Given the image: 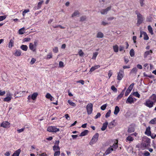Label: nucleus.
I'll return each instance as SVG.
<instances>
[{
  "label": "nucleus",
  "mask_w": 156,
  "mask_h": 156,
  "mask_svg": "<svg viewBox=\"0 0 156 156\" xmlns=\"http://www.w3.org/2000/svg\"><path fill=\"white\" fill-rule=\"evenodd\" d=\"M156 102V95L155 94H153L148 99L146 100L144 104L147 107L151 108L154 106Z\"/></svg>",
  "instance_id": "f257e3e1"
},
{
  "label": "nucleus",
  "mask_w": 156,
  "mask_h": 156,
  "mask_svg": "<svg viewBox=\"0 0 156 156\" xmlns=\"http://www.w3.org/2000/svg\"><path fill=\"white\" fill-rule=\"evenodd\" d=\"M118 147V142L114 143L111 146L106 150L105 152V154L107 155L111 153L112 151H115Z\"/></svg>",
  "instance_id": "f03ea898"
},
{
  "label": "nucleus",
  "mask_w": 156,
  "mask_h": 156,
  "mask_svg": "<svg viewBox=\"0 0 156 156\" xmlns=\"http://www.w3.org/2000/svg\"><path fill=\"white\" fill-rule=\"evenodd\" d=\"M137 16V22L136 25L139 26L141 24L144 20V18L143 16L137 11L136 10L135 12Z\"/></svg>",
  "instance_id": "7ed1b4c3"
},
{
  "label": "nucleus",
  "mask_w": 156,
  "mask_h": 156,
  "mask_svg": "<svg viewBox=\"0 0 156 156\" xmlns=\"http://www.w3.org/2000/svg\"><path fill=\"white\" fill-rule=\"evenodd\" d=\"M151 139L148 137L145 136L143 138L142 146L143 147H147L150 145Z\"/></svg>",
  "instance_id": "20e7f679"
},
{
  "label": "nucleus",
  "mask_w": 156,
  "mask_h": 156,
  "mask_svg": "<svg viewBox=\"0 0 156 156\" xmlns=\"http://www.w3.org/2000/svg\"><path fill=\"white\" fill-rule=\"evenodd\" d=\"M99 135V134L98 133H96L93 136L92 139L90 141V144L92 145L95 143L98 140Z\"/></svg>",
  "instance_id": "39448f33"
},
{
  "label": "nucleus",
  "mask_w": 156,
  "mask_h": 156,
  "mask_svg": "<svg viewBox=\"0 0 156 156\" xmlns=\"http://www.w3.org/2000/svg\"><path fill=\"white\" fill-rule=\"evenodd\" d=\"M12 98V94L11 93L10 91H8L6 93V97L4 98L3 101H4L9 102Z\"/></svg>",
  "instance_id": "423d86ee"
},
{
  "label": "nucleus",
  "mask_w": 156,
  "mask_h": 156,
  "mask_svg": "<svg viewBox=\"0 0 156 156\" xmlns=\"http://www.w3.org/2000/svg\"><path fill=\"white\" fill-rule=\"evenodd\" d=\"M47 130L49 132L56 133L59 131L58 128H57L55 126H50L48 127Z\"/></svg>",
  "instance_id": "0eeeda50"
},
{
  "label": "nucleus",
  "mask_w": 156,
  "mask_h": 156,
  "mask_svg": "<svg viewBox=\"0 0 156 156\" xmlns=\"http://www.w3.org/2000/svg\"><path fill=\"white\" fill-rule=\"evenodd\" d=\"M86 109L88 114H90L93 111V105L91 103L88 104L86 106Z\"/></svg>",
  "instance_id": "6e6552de"
},
{
  "label": "nucleus",
  "mask_w": 156,
  "mask_h": 156,
  "mask_svg": "<svg viewBox=\"0 0 156 156\" xmlns=\"http://www.w3.org/2000/svg\"><path fill=\"white\" fill-rule=\"evenodd\" d=\"M124 75V70L121 69H120L119 72L118 73L117 79L119 80H121L123 77Z\"/></svg>",
  "instance_id": "1a4fd4ad"
},
{
  "label": "nucleus",
  "mask_w": 156,
  "mask_h": 156,
  "mask_svg": "<svg viewBox=\"0 0 156 156\" xmlns=\"http://www.w3.org/2000/svg\"><path fill=\"white\" fill-rule=\"evenodd\" d=\"M136 99L135 98H133L132 97L131 95H130L127 98V99L126 101V103H129L131 104L133 103L135 101H136Z\"/></svg>",
  "instance_id": "9d476101"
},
{
  "label": "nucleus",
  "mask_w": 156,
  "mask_h": 156,
  "mask_svg": "<svg viewBox=\"0 0 156 156\" xmlns=\"http://www.w3.org/2000/svg\"><path fill=\"white\" fill-rule=\"evenodd\" d=\"M111 6H110L106 9H101L100 12L101 13L102 15L106 14L108 12L111 10Z\"/></svg>",
  "instance_id": "9b49d317"
},
{
  "label": "nucleus",
  "mask_w": 156,
  "mask_h": 156,
  "mask_svg": "<svg viewBox=\"0 0 156 156\" xmlns=\"http://www.w3.org/2000/svg\"><path fill=\"white\" fill-rule=\"evenodd\" d=\"M10 123L8 121H5L3 122L0 125L1 127L4 128H9V127Z\"/></svg>",
  "instance_id": "f8f14e48"
},
{
  "label": "nucleus",
  "mask_w": 156,
  "mask_h": 156,
  "mask_svg": "<svg viewBox=\"0 0 156 156\" xmlns=\"http://www.w3.org/2000/svg\"><path fill=\"white\" fill-rule=\"evenodd\" d=\"M37 47L36 46L32 43H30L29 45V49L33 52L35 51L36 50Z\"/></svg>",
  "instance_id": "ddd939ff"
},
{
  "label": "nucleus",
  "mask_w": 156,
  "mask_h": 156,
  "mask_svg": "<svg viewBox=\"0 0 156 156\" xmlns=\"http://www.w3.org/2000/svg\"><path fill=\"white\" fill-rule=\"evenodd\" d=\"M152 53V51L151 50L147 51H145L144 54V58H145L149 55H151Z\"/></svg>",
  "instance_id": "4468645a"
},
{
  "label": "nucleus",
  "mask_w": 156,
  "mask_h": 156,
  "mask_svg": "<svg viewBox=\"0 0 156 156\" xmlns=\"http://www.w3.org/2000/svg\"><path fill=\"white\" fill-rule=\"evenodd\" d=\"M100 66L99 65H95L94 66L92 67L90 69V72H92L95 70L98 69L100 67Z\"/></svg>",
  "instance_id": "2eb2a0df"
},
{
  "label": "nucleus",
  "mask_w": 156,
  "mask_h": 156,
  "mask_svg": "<svg viewBox=\"0 0 156 156\" xmlns=\"http://www.w3.org/2000/svg\"><path fill=\"white\" fill-rule=\"evenodd\" d=\"M115 120H114L111 122H110L108 124V127L109 129H111L115 126Z\"/></svg>",
  "instance_id": "dca6fc26"
},
{
  "label": "nucleus",
  "mask_w": 156,
  "mask_h": 156,
  "mask_svg": "<svg viewBox=\"0 0 156 156\" xmlns=\"http://www.w3.org/2000/svg\"><path fill=\"white\" fill-rule=\"evenodd\" d=\"M108 124V122L107 121L105 122L103 124V126L101 128V130L102 131L105 130L107 127Z\"/></svg>",
  "instance_id": "f3484780"
},
{
  "label": "nucleus",
  "mask_w": 156,
  "mask_h": 156,
  "mask_svg": "<svg viewBox=\"0 0 156 156\" xmlns=\"http://www.w3.org/2000/svg\"><path fill=\"white\" fill-rule=\"evenodd\" d=\"M21 151L20 149H18L15 151L12 156H19L21 152Z\"/></svg>",
  "instance_id": "a211bd4d"
},
{
  "label": "nucleus",
  "mask_w": 156,
  "mask_h": 156,
  "mask_svg": "<svg viewBox=\"0 0 156 156\" xmlns=\"http://www.w3.org/2000/svg\"><path fill=\"white\" fill-rule=\"evenodd\" d=\"M133 140L134 139L133 138V137L130 136H127L126 139V142H127L128 141H129V142H131L132 141H133Z\"/></svg>",
  "instance_id": "6ab92c4d"
},
{
  "label": "nucleus",
  "mask_w": 156,
  "mask_h": 156,
  "mask_svg": "<svg viewBox=\"0 0 156 156\" xmlns=\"http://www.w3.org/2000/svg\"><path fill=\"white\" fill-rule=\"evenodd\" d=\"M38 95V94L37 92H35L32 95H31V99L33 100H35L37 96Z\"/></svg>",
  "instance_id": "aec40b11"
},
{
  "label": "nucleus",
  "mask_w": 156,
  "mask_h": 156,
  "mask_svg": "<svg viewBox=\"0 0 156 156\" xmlns=\"http://www.w3.org/2000/svg\"><path fill=\"white\" fill-rule=\"evenodd\" d=\"M137 69L136 67L133 68L131 70L129 74H136L137 72Z\"/></svg>",
  "instance_id": "412c9836"
},
{
  "label": "nucleus",
  "mask_w": 156,
  "mask_h": 156,
  "mask_svg": "<svg viewBox=\"0 0 156 156\" xmlns=\"http://www.w3.org/2000/svg\"><path fill=\"white\" fill-rule=\"evenodd\" d=\"M145 133L148 136L151 135V133L150 131V127H148L147 128L145 132Z\"/></svg>",
  "instance_id": "4be33fe9"
},
{
  "label": "nucleus",
  "mask_w": 156,
  "mask_h": 156,
  "mask_svg": "<svg viewBox=\"0 0 156 156\" xmlns=\"http://www.w3.org/2000/svg\"><path fill=\"white\" fill-rule=\"evenodd\" d=\"M135 129L133 127L130 126L129 127L127 132L129 133H133Z\"/></svg>",
  "instance_id": "5701e85b"
},
{
  "label": "nucleus",
  "mask_w": 156,
  "mask_h": 156,
  "mask_svg": "<svg viewBox=\"0 0 156 156\" xmlns=\"http://www.w3.org/2000/svg\"><path fill=\"white\" fill-rule=\"evenodd\" d=\"M80 12L78 10L75 11L74 12L72 15V17H74L80 15Z\"/></svg>",
  "instance_id": "b1692460"
},
{
  "label": "nucleus",
  "mask_w": 156,
  "mask_h": 156,
  "mask_svg": "<svg viewBox=\"0 0 156 156\" xmlns=\"http://www.w3.org/2000/svg\"><path fill=\"white\" fill-rule=\"evenodd\" d=\"M88 132L89 131L88 130H85L81 133L80 136H82L86 135L87 134Z\"/></svg>",
  "instance_id": "393cba45"
},
{
  "label": "nucleus",
  "mask_w": 156,
  "mask_h": 156,
  "mask_svg": "<svg viewBox=\"0 0 156 156\" xmlns=\"http://www.w3.org/2000/svg\"><path fill=\"white\" fill-rule=\"evenodd\" d=\"M119 107L118 106H115L114 112V114L115 115H117L119 112Z\"/></svg>",
  "instance_id": "a878e982"
},
{
  "label": "nucleus",
  "mask_w": 156,
  "mask_h": 156,
  "mask_svg": "<svg viewBox=\"0 0 156 156\" xmlns=\"http://www.w3.org/2000/svg\"><path fill=\"white\" fill-rule=\"evenodd\" d=\"M21 51L20 50H16L14 53V55L16 56H19L21 55Z\"/></svg>",
  "instance_id": "bb28decb"
},
{
  "label": "nucleus",
  "mask_w": 156,
  "mask_h": 156,
  "mask_svg": "<svg viewBox=\"0 0 156 156\" xmlns=\"http://www.w3.org/2000/svg\"><path fill=\"white\" fill-rule=\"evenodd\" d=\"M96 37L97 38H102L104 37V34L102 32H99L97 33Z\"/></svg>",
  "instance_id": "cd10ccee"
},
{
  "label": "nucleus",
  "mask_w": 156,
  "mask_h": 156,
  "mask_svg": "<svg viewBox=\"0 0 156 156\" xmlns=\"http://www.w3.org/2000/svg\"><path fill=\"white\" fill-rule=\"evenodd\" d=\"M20 48L21 49L25 51H26L28 49V47L26 45H22Z\"/></svg>",
  "instance_id": "c85d7f7f"
},
{
  "label": "nucleus",
  "mask_w": 156,
  "mask_h": 156,
  "mask_svg": "<svg viewBox=\"0 0 156 156\" xmlns=\"http://www.w3.org/2000/svg\"><path fill=\"white\" fill-rule=\"evenodd\" d=\"M53 150L54 151H59L60 148L58 146H56V145H54L53 147Z\"/></svg>",
  "instance_id": "c756f323"
},
{
  "label": "nucleus",
  "mask_w": 156,
  "mask_h": 156,
  "mask_svg": "<svg viewBox=\"0 0 156 156\" xmlns=\"http://www.w3.org/2000/svg\"><path fill=\"white\" fill-rule=\"evenodd\" d=\"M113 48L114 52H117L119 51V47L118 45L116 44L113 47Z\"/></svg>",
  "instance_id": "7c9ffc66"
},
{
  "label": "nucleus",
  "mask_w": 156,
  "mask_h": 156,
  "mask_svg": "<svg viewBox=\"0 0 156 156\" xmlns=\"http://www.w3.org/2000/svg\"><path fill=\"white\" fill-rule=\"evenodd\" d=\"M148 31H149V32L151 34L153 35V32L152 30V28L151 27L150 25H149L148 26Z\"/></svg>",
  "instance_id": "2f4dec72"
},
{
  "label": "nucleus",
  "mask_w": 156,
  "mask_h": 156,
  "mask_svg": "<svg viewBox=\"0 0 156 156\" xmlns=\"http://www.w3.org/2000/svg\"><path fill=\"white\" fill-rule=\"evenodd\" d=\"M143 35L144 36V40H147L149 39V37L147 34L144 32H143Z\"/></svg>",
  "instance_id": "473e14b6"
},
{
  "label": "nucleus",
  "mask_w": 156,
  "mask_h": 156,
  "mask_svg": "<svg viewBox=\"0 0 156 156\" xmlns=\"http://www.w3.org/2000/svg\"><path fill=\"white\" fill-rule=\"evenodd\" d=\"M14 41L12 39H11L9 44L8 47L9 48H11L13 46Z\"/></svg>",
  "instance_id": "72a5a7b5"
},
{
  "label": "nucleus",
  "mask_w": 156,
  "mask_h": 156,
  "mask_svg": "<svg viewBox=\"0 0 156 156\" xmlns=\"http://www.w3.org/2000/svg\"><path fill=\"white\" fill-rule=\"evenodd\" d=\"M25 28L24 27H23L20 29L19 30V33L20 34H23L24 33Z\"/></svg>",
  "instance_id": "f704fd0d"
},
{
  "label": "nucleus",
  "mask_w": 156,
  "mask_h": 156,
  "mask_svg": "<svg viewBox=\"0 0 156 156\" xmlns=\"http://www.w3.org/2000/svg\"><path fill=\"white\" fill-rule=\"evenodd\" d=\"M68 102L70 105L72 106L75 107L76 106V104L70 100H69L68 101Z\"/></svg>",
  "instance_id": "c9c22d12"
},
{
  "label": "nucleus",
  "mask_w": 156,
  "mask_h": 156,
  "mask_svg": "<svg viewBox=\"0 0 156 156\" xmlns=\"http://www.w3.org/2000/svg\"><path fill=\"white\" fill-rule=\"evenodd\" d=\"M129 54L131 57H133L135 55V53L134 50L132 49L130 50L129 51Z\"/></svg>",
  "instance_id": "e433bc0d"
},
{
  "label": "nucleus",
  "mask_w": 156,
  "mask_h": 156,
  "mask_svg": "<svg viewBox=\"0 0 156 156\" xmlns=\"http://www.w3.org/2000/svg\"><path fill=\"white\" fill-rule=\"evenodd\" d=\"M134 83H132L129 87L127 89L128 90H129L130 91H131V90H132V89L133 88L134 86Z\"/></svg>",
  "instance_id": "4c0bfd02"
},
{
  "label": "nucleus",
  "mask_w": 156,
  "mask_h": 156,
  "mask_svg": "<svg viewBox=\"0 0 156 156\" xmlns=\"http://www.w3.org/2000/svg\"><path fill=\"white\" fill-rule=\"evenodd\" d=\"M150 123L154 124L156 123V118L151 119L150 122Z\"/></svg>",
  "instance_id": "58836bf2"
},
{
  "label": "nucleus",
  "mask_w": 156,
  "mask_h": 156,
  "mask_svg": "<svg viewBox=\"0 0 156 156\" xmlns=\"http://www.w3.org/2000/svg\"><path fill=\"white\" fill-rule=\"evenodd\" d=\"M124 94L123 91H122L120 94L118 96L117 99L119 100L121 99L123 97Z\"/></svg>",
  "instance_id": "ea45409f"
},
{
  "label": "nucleus",
  "mask_w": 156,
  "mask_h": 156,
  "mask_svg": "<svg viewBox=\"0 0 156 156\" xmlns=\"http://www.w3.org/2000/svg\"><path fill=\"white\" fill-rule=\"evenodd\" d=\"M111 113V110H109L108 112L106 113L105 115V117L106 118L109 117Z\"/></svg>",
  "instance_id": "a19ab883"
},
{
  "label": "nucleus",
  "mask_w": 156,
  "mask_h": 156,
  "mask_svg": "<svg viewBox=\"0 0 156 156\" xmlns=\"http://www.w3.org/2000/svg\"><path fill=\"white\" fill-rule=\"evenodd\" d=\"M133 94L135 96L140 98V94L138 93L137 92H133Z\"/></svg>",
  "instance_id": "79ce46f5"
},
{
  "label": "nucleus",
  "mask_w": 156,
  "mask_h": 156,
  "mask_svg": "<svg viewBox=\"0 0 156 156\" xmlns=\"http://www.w3.org/2000/svg\"><path fill=\"white\" fill-rule=\"evenodd\" d=\"M98 55V52H95L93 53V56L92 57V59H95L96 58Z\"/></svg>",
  "instance_id": "37998d69"
},
{
  "label": "nucleus",
  "mask_w": 156,
  "mask_h": 156,
  "mask_svg": "<svg viewBox=\"0 0 156 156\" xmlns=\"http://www.w3.org/2000/svg\"><path fill=\"white\" fill-rule=\"evenodd\" d=\"M52 54L51 52L48 53L47 55V59H50L52 58Z\"/></svg>",
  "instance_id": "c03bdc74"
},
{
  "label": "nucleus",
  "mask_w": 156,
  "mask_h": 156,
  "mask_svg": "<svg viewBox=\"0 0 156 156\" xmlns=\"http://www.w3.org/2000/svg\"><path fill=\"white\" fill-rule=\"evenodd\" d=\"M52 97L50 94L49 93H47L45 96V97L48 99H50V98H52Z\"/></svg>",
  "instance_id": "a18cd8bd"
},
{
  "label": "nucleus",
  "mask_w": 156,
  "mask_h": 156,
  "mask_svg": "<svg viewBox=\"0 0 156 156\" xmlns=\"http://www.w3.org/2000/svg\"><path fill=\"white\" fill-rule=\"evenodd\" d=\"M55 152L54 154V156H59L60 154V151H55Z\"/></svg>",
  "instance_id": "49530a36"
},
{
  "label": "nucleus",
  "mask_w": 156,
  "mask_h": 156,
  "mask_svg": "<svg viewBox=\"0 0 156 156\" xmlns=\"http://www.w3.org/2000/svg\"><path fill=\"white\" fill-rule=\"evenodd\" d=\"M53 27L54 28H57L59 27L61 29H64L65 28L64 27H62V26H61L60 25L53 26Z\"/></svg>",
  "instance_id": "de8ad7c7"
},
{
  "label": "nucleus",
  "mask_w": 156,
  "mask_h": 156,
  "mask_svg": "<svg viewBox=\"0 0 156 156\" xmlns=\"http://www.w3.org/2000/svg\"><path fill=\"white\" fill-rule=\"evenodd\" d=\"M78 54L80 56H83L84 55V53L81 50H80Z\"/></svg>",
  "instance_id": "09e8293b"
},
{
  "label": "nucleus",
  "mask_w": 156,
  "mask_h": 156,
  "mask_svg": "<svg viewBox=\"0 0 156 156\" xmlns=\"http://www.w3.org/2000/svg\"><path fill=\"white\" fill-rule=\"evenodd\" d=\"M53 51L55 53H57L58 51V47H55L53 49Z\"/></svg>",
  "instance_id": "8fccbe9b"
},
{
  "label": "nucleus",
  "mask_w": 156,
  "mask_h": 156,
  "mask_svg": "<svg viewBox=\"0 0 156 156\" xmlns=\"http://www.w3.org/2000/svg\"><path fill=\"white\" fill-rule=\"evenodd\" d=\"M107 107V105L105 104L102 105L101 107V108L102 110H105Z\"/></svg>",
  "instance_id": "3c124183"
},
{
  "label": "nucleus",
  "mask_w": 156,
  "mask_h": 156,
  "mask_svg": "<svg viewBox=\"0 0 156 156\" xmlns=\"http://www.w3.org/2000/svg\"><path fill=\"white\" fill-rule=\"evenodd\" d=\"M44 1H41L39 2L37 6L39 7V8H40L41 7V5L42 3H43Z\"/></svg>",
  "instance_id": "603ef678"
},
{
  "label": "nucleus",
  "mask_w": 156,
  "mask_h": 156,
  "mask_svg": "<svg viewBox=\"0 0 156 156\" xmlns=\"http://www.w3.org/2000/svg\"><path fill=\"white\" fill-rule=\"evenodd\" d=\"M111 89L113 90L114 92H116L117 91V89L114 86H112L111 87Z\"/></svg>",
  "instance_id": "864d4df0"
},
{
  "label": "nucleus",
  "mask_w": 156,
  "mask_h": 156,
  "mask_svg": "<svg viewBox=\"0 0 156 156\" xmlns=\"http://www.w3.org/2000/svg\"><path fill=\"white\" fill-rule=\"evenodd\" d=\"M6 18L5 16H0V21H2L5 19Z\"/></svg>",
  "instance_id": "5fc2aeb1"
},
{
  "label": "nucleus",
  "mask_w": 156,
  "mask_h": 156,
  "mask_svg": "<svg viewBox=\"0 0 156 156\" xmlns=\"http://www.w3.org/2000/svg\"><path fill=\"white\" fill-rule=\"evenodd\" d=\"M86 18L85 16H82L80 18V21H84L86 20Z\"/></svg>",
  "instance_id": "6e6d98bb"
},
{
  "label": "nucleus",
  "mask_w": 156,
  "mask_h": 156,
  "mask_svg": "<svg viewBox=\"0 0 156 156\" xmlns=\"http://www.w3.org/2000/svg\"><path fill=\"white\" fill-rule=\"evenodd\" d=\"M144 156H149L150 155V153L147 151H145L144 153L143 154Z\"/></svg>",
  "instance_id": "4d7b16f0"
},
{
  "label": "nucleus",
  "mask_w": 156,
  "mask_h": 156,
  "mask_svg": "<svg viewBox=\"0 0 156 156\" xmlns=\"http://www.w3.org/2000/svg\"><path fill=\"white\" fill-rule=\"evenodd\" d=\"M77 83H80L82 85H83L84 84V81L83 80H80L76 82Z\"/></svg>",
  "instance_id": "13d9d810"
},
{
  "label": "nucleus",
  "mask_w": 156,
  "mask_h": 156,
  "mask_svg": "<svg viewBox=\"0 0 156 156\" xmlns=\"http://www.w3.org/2000/svg\"><path fill=\"white\" fill-rule=\"evenodd\" d=\"M6 92L5 91H2V90H0V96H3L5 94Z\"/></svg>",
  "instance_id": "bf43d9fd"
},
{
  "label": "nucleus",
  "mask_w": 156,
  "mask_h": 156,
  "mask_svg": "<svg viewBox=\"0 0 156 156\" xmlns=\"http://www.w3.org/2000/svg\"><path fill=\"white\" fill-rule=\"evenodd\" d=\"M36 59L34 58H32L30 62V64L31 65L33 64L36 61Z\"/></svg>",
  "instance_id": "052dcab7"
},
{
  "label": "nucleus",
  "mask_w": 156,
  "mask_h": 156,
  "mask_svg": "<svg viewBox=\"0 0 156 156\" xmlns=\"http://www.w3.org/2000/svg\"><path fill=\"white\" fill-rule=\"evenodd\" d=\"M63 62L62 61H60L59 62V66L60 67H62L64 66Z\"/></svg>",
  "instance_id": "680f3d73"
},
{
  "label": "nucleus",
  "mask_w": 156,
  "mask_h": 156,
  "mask_svg": "<svg viewBox=\"0 0 156 156\" xmlns=\"http://www.w3.org/2000/svg\"><path fill=\"white\" fill-rule=\"evenodd\" d=\"M130 91H129V90H128L127 89L126 92V93H125V96H127L129 94V93L130 92Z\"/></svg>",
  "instance_id": "e2e57ef3"
},
{
  "label": "nucleus",
  "mask_w": 156,
  "mask_h": 156,
  "mask_svg": "<svg viewBox=\"0 0 156 156\" xmlns=\"http://www.w3.org/2000/svg\"><path fill=\"white\" fill-rule=\"evenodd\" d=\"M144 1V0H139V2L141 6H143L144 5V3L143 2Z\"/></svg>",
  "instance_id": "0e129e2a"
},
{
  "label": "nucleus",
  "mask_w": 156,
  "mask_h": 156,
  "mask_svg": "<svg viewBox=\"0 0 156 156\" xmlns=\"http://www.w3.org/2000/svg\"><path fill=\"white\" fill-rule=\"evenodd\" d=\"M101 116V114L98 112V113L95 116V119H97L98 118V117H99Z\"/></svg>",
  "instance_id": "69168bd1"
},
{
  "label": "nucleus",
  "mask_w": 156,
  "mask_h": 156,
  "mask_svg": "<svg viewBox=\"0 0 156 156\" xmlns=\"http://www.w3.org/2000/svg\"><path fill=\"white\" fill-rule=\"evenodd\" d=\"M25 129V128H22L20 129H18L17 130V131L19 133H20L22 132H23Z\"/></svg>",
  "instance_id": "338daca9"
},
{
  "label": "nucleus",
  "mask_w": 156,
  "mask_h": 156,
  "mask_svg": "<svg viewBox=\"0 0 156 156\" xmlns=\"http://www.w3.org/2000/svg\"><path fill=\"white\" fill-rule=\"evenodd\" d=\"M10 153L9 151H6L5 154V156H10Z\"/></svg>",
  "instance_id": "774afa93"
}]
</instances>
